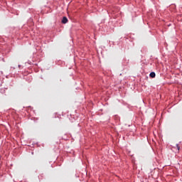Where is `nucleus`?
<instances>
[{
    "instance_id": "f03ea898",
    "label": "nucleus",
    "mask_w": 182,
    "mask_h": 182,
    "mask_svg": "<svg viewBox=\"0 0 182 182\" xmlns=\"http://www.w3.org/2000/svg\"><path fill=\"white\" fill-rule=\"evenodd\" d=\"M150 77H156V73L152 72L149 74Z\"/></svg>"
},
{
    "instance_id": "f257e3e1",
    "label": "nucleus",
    "mask_w": 182,
    "mask_h": 182,
    "mask_svg": "<svg viewBox=\"0 0 182 182\" xmlns=\"http://www.w3.org/2000/svg\"><path fill=\"white\" fill-rule=\"evenodd\" d=\"M62 23H68V18L63 17L62 20Z\"/></svg>"
},
{
    "instance_id": "7ed1b4c3",
    "label": "nucleus",
    "mask_w": 182,
    "mask_h": 182,
    "mask_svg": "<svg viewBox=\"0 0 182 182\" xmlns=\"http://www.w3.org/2000/svg\"><path fill=\"white\" fill-rule=\"evenodd\" d=\"M176 149H177L178 151H180V146H178V144H176Z\"/></svg>"
}]
</instances>
